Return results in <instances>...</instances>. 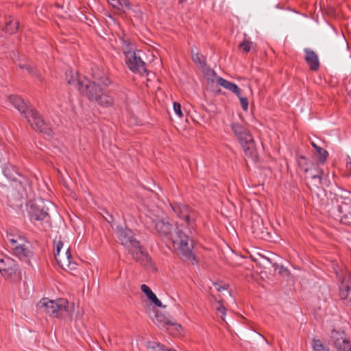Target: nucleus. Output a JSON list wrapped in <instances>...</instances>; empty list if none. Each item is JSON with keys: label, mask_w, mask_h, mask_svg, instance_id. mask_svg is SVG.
<instances>
[{"label": "nucleus", "mask_w": 351, "mask_h": 351, "mask_svg": "<svg viewBox=\"0 0 351 351\" xmlns=\"http://www.w3.org/2000/svg\"><path fill=\"white\" fill-rule=\"evenodd\" d=\"M164 329L167 330L170 334L173 335H182L183 333V329L182 326L176 322L170 320L169 324H167Z\"/></svg>", "instance_id": "412c9836"}, {"label": "nucleus", "mask_w": 351, "mask_h": 351, "mask_svg": "<svg viewBox=\"0 0 351 351\" xmlns=\"http://www.w3.org/2000/svg\"><path fill=\"white\" fill-rule=\"evenodd\" d=\"M6 240L14 255L24 261H29V258L32 256V252L29 250L28 242L19 231L10 230L7 232Z\"/></svg>", "instance_id": "20e7f679"}, {"label": "nucleus", "mask_w": 351, "mask_h": 351, "mask_svg": "<svg viewBox=\"0 0 351 351\" xmlns=\"http://www.w3.org/2000/svg\"><path fill=\"white\" fill-rule=\"evenodd\" d=\"M323 149V148H322L321 147H319V146H318V145H317V147H315V151H316V152H315V153L319 152V149Z\"/></svg>", "instance_id": "a19ab883"}, {"label": "nucleus", "mask_w": 351, "mask_h": 351, "mask_svg": "<svg viewBox=\"0 0 351 351\" xmlns=\"http://www.w3.org/2000/svg\"><path fill=\"white\" fill-rule=\"evenodd\" d=\"M192 59L204 72L207 71L208 73L210 72L213 73L211 69L207 67L204 57L199 53L197 51L192 50Z\"/></svg>", "instance_id": "a211bd4d"}, {"label": "nucleus", "mask_w": 351, "mask_h": 351, "mask_svg": "<svg viewBox=\"0 0 351 351\" xmlns=\"http://www.w3.org/2000/svg\"><path fill=\"white\" fill-rule=\"evenodd\" d=\"M173 110L178 117L181 118L183 117V114L181 109V105L179 103H173Z\"/></svg>", "instance_id": "2f4dec72"}, {"label": "nucleus", "mask_w": 351, "mask_h": 351, "mask_svg": "<svg viewBox=\"0 0 351 351\" xmlns=\"http://www.w3.org/2000/svg\"><path fill=\"white\" fill-rule=\"evenodd\" d=\"M331 337L333 339L334 343L338 351H351L350 342L346 339L344 333L332 330Z\"/></svg>", "instance_id": "4468645a"}, {"label": "nucleus", "mask_w": 351, "mask_h": 351, "mask_svg": "<svg viewBox=\"0 0 351 351\" xmlns=\"http://www.w3.org/2000/svg\"><path fill=\"white\" fill-rule=\"evenodd\" d=\"M141 290L143 293H145V295L147 296V298H149V296L154 293L151 289L146 285L143 284L141 286Z\"/></svg>", "instance_id": "473e14b6"}, {"label": "nucleus", "mask_w": 351, "mask_h": 351, "mask_svg": "<svg viewBox=\"0 0 351 351\" xmlns=\"http://www.w3.org/2000/svg\"><path fill=\"white\" fill-rule=\"evenodd\" d=\"M39 203H42L41 200L29 202L27 204V211L32 219L40 221L43 220L47 216V212L40 209Z\"/></svg>", "instance_id": "f8f14e48"}, {"label": "nucleus", "mask_w": 351, "mask_h": 351, "mask_svg": "<svg viewBox=\"0 0 351 351\" xmlns=\"http://www.w3.org/2000/svg\"><path fill=\"white\" fill-rule=\"evenodd\" d=\"M328 152L325 149H319V152L315 154V156L320 163H324L328 157Z\"/></svg>", "instance_id": "bb28decb"}, {"label": "nucleus", "mask_w": 351, "mask_h": 351, "mask_svg": "<svg viewBox=\"0 0 351 351\" xmlns=\"http://www.w3.org/2000/svg\"><path fill=\"white\" fill-rule=\"evenodd\" d=\"M148 299L158 307H165L163 306L161 301L156 297L154 293H153Z\"/></svg>", "instance_id": "c756f323"}, {"label": "nucleus", "mask_w": 351, "mask_h": 351, "mask_svg": "<svg viewBox=\"0 0 351 351\" xmlns=\"http://www.w3.org/2000/svg\"><path fill=\"white\" fill-rule=\"evenodd\" d=\"M173 210L177 213L178 217L183 219L186 223L189 228H193L197 217L195 212L191 210L187 206L181 203H175L171 205Z\"/></svg>", "instance_id": "9d476101"}, {"label": "nucleus", "mask_w": 351, "mask_h": 351, "mask_svg": "<svg viewBox=\"0 0 351 351\" xmlns=\"http://www.w3.org/2000/svg\"><path fill=\"white\" fill-rule=\"evenodd\" d=\"M319 180V181L321 182L322 181V177H317Z\"/></svg>", "instance_id": "49530a36"}, {"label": "nucleus", "mask_w": 351, "mask_h": 351, "mask_svg": "<svg viewBox=\"0 0 351 351\" xmlns=\"http://www.w3.org/2000/svg\"><path fill=\"white\" fill-rule=\"evenodd\" d=\"M232 130L238 137L241 146L247 155L254 158L256 156L254 141L250 132L241 125L233 123Z\"/></svg>", "instance_id": "6e6552de"}, {"label": "nucleus", "mask_w": 351, "mask_h": 351, "mask_svg": "<svg viewBox=\"0 0 351 351\" xmlns=\"http://www.w3.org/2000/svg\"><path fill=\"white\" fill-rule=\"evenodd\" d=\"M38 307L54 317H58L69 311V302L64 298L56 300L43 298L38 304Z\"/></svg>", "instance_id": "423d86ee"}, {"label": "nucleus", "mask_w": 351, "mask_h": 351, "mask_svg": "<svg viewBox=\"0 0 351 351\" xmlns=\"http://www.w3.org/2000/svg\"><path fill=\"white\" fill-rule=\"evenodd\" d=\"M312 346L314 351H328L319 340H313Z\"/></svg>", "instance_id": "c85d7f7f"}, {"label": "nucleus", "mask_w": 351, "mask_h": 351, "mask_svg": "<svg viewBox=\"0 0 351 351\" xmlns=\"http://www.w3.org/2000/svg\"><path fill=\"white\" fill-rule=\"evenodd\" d=\"M3 176H21V173H19L17 169L12 165L7 164L3 168Z\"/></svg>", "instance_id": "a878e982"}, {"label": "nucleus", "mask_w": 351, "mask_h": 351, "mask_svg": "<svg viewBox=\"0 0 351 351\" xmlns=\"http://www.w3.org/2000/svg\"><path fill=\"white\" fill-rule=\"evenodd\" d=\"M5 257L2 254L0 253V262L3 260V258Z\"/></svg>", "instance_id": "79ce46f5"}, {"label": "nucleus", "mask_w": 351, "mask_h": 351, "mask_svg": "<svg viewBox=\"0 0 351 351\" xmlns=\"http://www.w3.org/2000/svg\"><path fill=\"white\" fill-rule=\"evenodd\" d=\"M18 66L22 69H25L29 74L37 77H40V75L34 71L33 66L27 62L25 56L22 57V60L19 59Z\"/></svg>", "instance_id": "4be33fe9"}, {"label": "nucleus", "mask_w": 351, "mask_h": 351, "mask_svg": "<svg viewBox=\"0 0 351 351\" xmlns=\"http://www.w3.org/2000/svg\"><path fill=\"white\" fill-rule=\"evenodd\" d=\"M240 100L241 105L243 110L247 111L248 110V101L247 97H242L240 94L239 96H237Z\"/></svg>", "instance_id": "7c9ffc66"}, {"label": "nucleus", "mask_w": 351, "mask_h": 351, "mask_svg": "<svg viewBox=\"0 0 351 351\" xmlns=\"http://www.w3.org/2000/svg\"><path fill=\"white\" fill-rule=\"evenodd\" d=\"M152 321L160 328H165L169 324L170 319L163 314L156 311L154 316L152 317Z\"/></svg>", "instance_id": "aec40b11"}, {"label": "nucleus", "mask_w": 351, "mask_h": 351, "mask_svg": "<svg viewBox=\"0 0 351 351\" xmlns=\"http://www.w3.org/2000/svg\"><path fill=\"white\" fill-rule=\"evenodd\" d=\"M331 337L333 339L334 343L338 351H351L350 342L346 339L344 333L332 330Z\"/></svg>", "instance_id": "ddd939ff"}, {"label": "nucleus", "mask_w": 351, "mask_h": 351, "mask_svg": "<svg viewBox=\"0 0 351 351\" xmlns=\"http://www.w3.org/2000/svg\"><path fill=\"white\" fill-rule=\"evenodd\" d=\"M92 75L94 81L90 82L86 77L80 75L72 69L65 73L67 82L85 95L89 100L95 101L101 106H110L113 102L112 97L103 93L102 88L98 85L101 84L107 86L110 84L106 72L97 67L93 69Z\"/></svg>", "instance_id": "f257e3e1"}, {"label": "nucleus", "mask_w": 351, "mask_h": 351, "mask_svg": "<svg viewBox=\"0 0 351 351\" xmlns=\"http://www.w3.org/2000/svg\"><path fill=\"white\" fill-rule=\"evenodd\" d=\"M147 348L151 351H175L171 349H166L165 347L155 341H149L147 343Z\"/></svg>", "instance_id": "b1692460"}, {"label": "nucleus", "mask_w": 351, "mask_h": 351, "mask_svg": "<svg viewBox=\"0 0 351 351\" xmlns=\"http://www.w3.org/2000/svg\"><path fill=\"white\" fill-rule=\"evenodd\" d=\"M108 2L114 8L119 9L121 6V3L119 0H107Z\"/></svg>", "instance_id": "e433bc0d"}, {"label": "nucleus", "mask_w": 351, "mask_h": 351, "mask_svg": "<svg viewBox=\"0 0 351 351\" xmlns=\"http://www.w3.org/2000/svg\"><path fill=\"white\" fill-rule=\"evenodd\" d=\"M14 262L8 257L5 256L0 262V273L4 276H11L15 271Z\"/></svg>", "instance_id": "dca6fc26"}, {"label": "nucleus", "mask_w": 351, "mask_h": 351, "mask_svg": "<svg viewBox=\"0 0 351 351\" xmlns=\"http://www.w3.org/2000/svg\"><path fill=\"white\" fill-rule=\"evenodd\" d=\"M274 267H275L276 270L279 269L278 272L280 274H287L288 272H289L288 270L286 268H285L283 266H279V265L275 264V265H274Z\"/></svg>", "instance_id": "c9c22d12"}, {"label": "nucleus", "mask_w": 351, "mask_h": 351, "mask_svg": "<svg viewBox=\"0 0 351 351\" xmlns=\"http://www.w3.org/2000/svg\"><path fill=\"white\" fill-rule=\"evenodd\" d=\"M335 272H336L337 275L339 277H340V274L338 273V271H335Z\"/></svg>", "instance_id": "a18cd8bd"}, {"label": "nucleus", "mask_w": 351, "mask_h": 351, "mask_svg": "<svg viewBox=\"0 0 351 351\" xmlns=\"http://www.w3.org/2000/svg\"><path fill=\"white\" fill-rule=\"evenodd\" d=\"M168 241L172 243L174 250L178 254L186 261L193 263L195 259L192 252L193 242L188 236L178 230Z\"/></svg>", "instance_id": "39448f33"}, {"label": "nucleus", "mask_w": 351, "mask_h": 351, "mask_svg": "<svg viewBox=\"0 0 351 351\" xmlns=\"http://www.w3.org/2000/svg\"><path fill=\"white\" fill-rule=\"evenodd\" d=\"M306 61L312 70H317L319 67V60L317 54L311 50L306 49Z\"/></svg>", "instance_id": "6ab92c4d"}, {"label": "nucleus", "mask_w": 351, "mask_h": 351, "mask_svg": "<svg viewBox=\"0 0 351 351\" xmlns=\"http://www.w3.org/2000/svg\"><path fill=\"white\" fill-rule=\"evenodd\" d=\"M252 43L248 41H244L240 45V47L245 52H248L251 49Z\"/></svg>", "instance_id": "72a5a7b5"}, {"label": "nucleus", "mask_w": 351, "mask_h": 351, "mask_svg": "<svg viewBox=\"0 0 351 351\" xmlns=\"http://www.w3.org/2000/svg\"><path fill=\"white\" fill-rule=\"evenodd\" d=\"M122 43V51L126 57L127 51L130 53H134L136 51L134 50V47L132 42L129 39H121Z\"/></svg>", "instance_id": "393cba45"}, {"label": "nucleus", "mask_w": 351, "mask_h": 351, "mask_svg": "<svg viewBox=\"0 0 351 351\" xmlns=\"http://www.w3.org/2000/svg\"><path fill=\"white\" fill-rule=\"evenodd\" d=\"M339 294L343 300L350 298V302L351 303V280L349 274H346L341 280L339 286Z\"/></svg>", "instance_id": "2eb2a0df"}, {"label": "nucleus", "mask_w": 351, "mask_h": 351, "mask_svg": "<svg viewBox=\"0 0 351 351\" xmlns=\"http://www.w3.org/2000/svg\"><path fill=\"white\" fill-rule=\"evenodd\" d=\"M217 83L224 88L235 94L237 96H239L241 92V89L237 86V84L230 82L222 77H219L217 78Z\"/></svg>", "instance_id": "f3484780"}, {"label": "nucleus", "mask_w": 351, "mask_h": 351, "mask_svg": "<svg viewBox=\"0 0 351 351\" xmlns=\"http://www.w3.org/2000/svg\"><path fill=\"white\" fill-rule=\"evenodd\" d=\"M348 167L349 168L350 170H351V162H350L349 164L348 165Z\"/></svg>", "instance_id": "c03bdc74"}, {"label": "nucleus", "mask_w": 351, "mask_h": 351, "mask_svg": "<svg viewBox=\"0 0 351 351\" xmlns=\"http://www.w3.org/2000/svg\"><path fill=\"white\" fill-rule=\"evenodd\" d=\"M214 285L215 286L216 289L218 291H221L223 290H226V289H228V285H218L217 283H215Z\"/></svg>", "instance_id": "4c0bfd02"}, {"label": "nucleus", "mask_w": 351, "mask_h": 351, "mask_svg": "<svg viewBox=\"0 0 351 351\" xmlns=\"http://www.w3.org/2000/svg\"><path fill=\"white\" fill-rule=\"evenodd\" d=\"M8 101L21 114L25 116L32 128L48 136L51 134L52 131L49 124L44 121L36 110L27 106L21 97L10 95L8 97Z\"/></svg>", "instance_id": "f03ea898"}, {"label": "nucleus", "mask_w": 351, "mask_h": 351, "mask_svg": "<svg viewBox=\"0 0 351 351\" xmlns=\"http://www.w3.org/2000/svg\"><path fill=\"white\" fill-rule=\"evenodd\" d=\"M157 232L166 240H169L176 230H173L172 226L165 219H156L151 218Z\"/></svg>", "instance_id": "9b49d317"}, {"label": "nucleus", "mask_w": 351, "mask_h": 351, "mask_svg": "<svg viewBox=\"0 0 351 351\" xmlns=\"http://www.w3.org/2000/svg\"><path fill=\"white\" fill-rule=\"evenodd\" d=\"M345 219H351V201L343 202L338 208Z\"/></svg>", "instance_id": "5701e85b"}, {"label": "nucleus", "mask_w": 351, "mask_h": 351, "mask_svg": "<svg viewBox=\"0 0 351 351\" xmlns=\"http://www.w3.org/2000/svg\"><path fill=\"white\" fill-rule=\"evenodd\" d=\"M217 311L221 313V318L222 320H225V315H226V308L225 307L221 304H219V306L217 307Z\"/></svg>", "instance_id": "f704fd0d"}, {"label": "nucleus", "mask_w": 351, "mask_h": 351, "mask_svg": "<svg viewBox=\"0 0 351 351\" xmlns=\"http://www.w3.org/2000/svg\"><path fill=\"white\" fill-rule=\"evenodd\" d=\"M18 29V23L14 21H10L6 23L5 31L9 34H14Z\"/></svg>", "instance_id": "cd10ccee"}, {"label": "nucleus", "mask_w": 351, "mask_h": 351, "mask_svg": "<svg viewBox=\"0 0 351 351\" xmlns=\"http://www.w3.org/2000/svg\"><path fill=\"white\" fill-rule=\"evenodd\" d=\"M19 57V53L17 52H13V56L12 57L14 61H16V58Z\"/></svg>", "instance_id": "ea45409f"}, {"label": "nucleus", "mask_w": 351, "mask_h": 351, "mask_svg": "<svg viewBox=\"0 0 351 351\" xmlns=\"http://www.w3.org/2000/svg\"><path fill=\"white\" fill-rule=\"evenodd\" d=\"M311 144H312V145H313V147L314 148H315V147H317V145L315 143H313V142H312V143H311Z\"/></svg>", "instance_id": "37998d69"}, {"label": "nucleus", "mask_w": 351, "mask_h": 351, "mask_svg": "<svg viewBox=\"0 0 351 351\" xmlns=\"http://www.w3.org/2000/svg\"><path fill=\"white\" fill-rule=\"evenodd\" d=\"M117 234L121 244L128 249L136 261L144 265L149 263V257L143 252L139 242L134 238L133 233L130 230L118 226Z\"/></svg>", "instance_id": "7ed1b4c3"}, {"label": "nucleus", "mask_w": 351, "mask_h": 351, "mask_svg": "<svg viewBox=\"0 0 351 351\" xmlns=\"http://www.w3.org/2000/svg\"><path fill=\"white\" fill-rule=\"evenodd\" d=\"M54 256L60 266L64 270H73L75 263L72 262L69 247L60 240H54Z\"/></svg>", "instance_id": "0eeeda50"}, {"label": "nucleus", "mask_w": 351, "mask_h": 351, "mask_svg": "<svg viewBox=\"0 0 351 351\" xmlns=\"http://www.w3.org/2000/svg\"><path fill=\"white\" fill-rule=\"evenodd\" d=\"M130 124L136 125L138 123L137 121L136 120V117L134 114H131L130 116Z\"/></svg>", "instance_id": "58836bf2"}, {"label": "nucleus", "mask_w": 351, "mask_h": 351, "mask_svg": "<svg viewBox=\"0 0 351 351\" xmlns=\"http://www.w3.org/2000/svg\"><path fill=\"white\" fill-rule=\"evenodd\" d=\"M141 51L130 53L127 51L125 62L128 69L133 73L143 74L147 72L145 63L141 57Z\"/></svg>", "instance_id": "1a4fd4ad"}]
</instances>
